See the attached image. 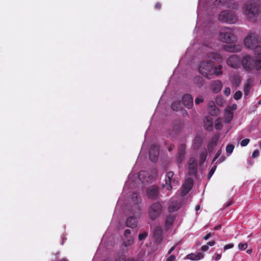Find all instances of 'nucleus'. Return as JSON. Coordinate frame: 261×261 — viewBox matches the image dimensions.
<instances>
[{"mask_svg":"<svg viewBox=\"0 0 261 261\" xmlns=\"http://www.w3.org/2000/svg\"><path fill=\"white\" fill-rule=\"evenodd\" d=\"M169 210L170 212H174L175 211L174 206L171 205L169 206Z\"/></svg>","mask_w":261,"mask_h":261,"instance_id":"nucleus-59","label":"nucleus"},{"mask_svg":"<svg viewBox=\"0 0 261 261\" xmlns=\"http://www.w3.org/2000/svg\"><path fill=\"white\" fill-rule=\"evenodd\" d=\"M241 63L246 71H250L254 66V60L249 55H245L242 58Z\"/></svg>","mask_w":261,"mask_h":261,"instance_id":"nucleus-9","label":"nucleus"},{"mask_svg":"<svg viewBox=\"0 0 261 261\" xmlns=\"http://www.w3.org/2000/svg\"><path fill=\"white\" fill-rule=\"evenodd\" d=\"M137 217L134 216L128 217L125 222L126 226L132 228H136L137 226Z\"/></svg>","mask_w":261,"mask_h":261,"instance_id":"nucleus-18","label":"nucleus"},{"mask_svg":"<svg viewBox=\"0 0 261 261\" xmlns=\"http://www.w3.org/2000/svg\"><path fill=\"white\" fill-rule=\"evenodd\" d=\"M154 243L156 244H161L163 239V230L162 226L157 225L154 227L152 232Z\"/></svg>","mask_w":261,"mask_h":261,"instance_id":"nucleus-6","label":"nucleus"},{"mask_svg":"<svg viewBox=\"0 0 261 261\" xmlns=\"http://www.w3.org/2000/svg\"><path fill=\"white\" fill-rule=\"evenodd\" d=\"M219 37L222 41L229 44L224 46L226 51L231 53L241 51V46L240 45L232 44L237 41V37L233 34V30L229 28L221 29Z\"/></svg>","mask_w":261,"mask_h":261,"instance_id":"nucleus-1","label":"nucleus"},{"mask_svg":"<svg viewBox=\"0 0 261 261\" xmlns=\"http://www.w3.org/2000/svg\"><path fill=\"white\" fill-rule=\"evenodd\" d=\"M242 93L241 91H237L233 95V98L235 100H239L242 98Z\"/></svg>","mask_w":261,"mask_h":261,"instance_id":"nucleus-32","label":"nucleus"},{"mask_svg":"<svg viewBox=\"0 0 261 261\" xmlns=\"http://www.w3.org/2000/svg\"><path fill=\"white\" fill-rule=\"evenodd\" d=\"M204 126L206 130L210 131L213 129V121L212 118L210 117H205L204 119Z\"/></svg>","mask_w":261,"mask_h":261,"instance_id":"nucleus-20","label":"nucleus"},{"mask_svg":"<svg viewBox=\"0 0 261 261\" xmlns=\"http://www.w3.org/2000/svg\"><path fill=\"white\" fill-rule=\"evenodd\" d=\"M186 145L185 144H181L178 148V151L175 156V160L178 167L181 164L185 158Z\"/></svg>","mask_w":261,"mask_h":261,"instance_id":"nucleus-8","label":"nucleus"},{"mask_svg":"<svg viewBox=\"0 0 261 261\" xmlns=\"http://www.w3.org/2000/svg\"><path fill=\"white\" fill-rule=\"evenodd\" d=\"M221 153H222L221 150V149L218 150L217 151V152H216L215 156L214 157L213 162L215 161L219 158V156L221 155Z\"/></svg>","mask_w":261,"mask_h":261,"instance_id":"nucleus-42","label":"nucleus"},{"mask_svg":"<svg viewBox=\"0 0 261 261\" xmlns=\"http://www.w3.org/2000/svg\"><path fill=\"white\" fill-rule=\"evenodd\" d=\"M212 236V233L211 232H209L207 233L204 237L203 239L205 240H207L211 237Z\"/></svg>","mask_w":261,"mask_h":261,"instance_id":"nucleus-52","label":"nucleus"},{"mask_svg":"<svg viewBox=\"0 0 261 261\" xmlns=\"http://www.w3.org/2000/svg\"><path fill=\"white\" fill-rule=\"evenodd\" d=\"M59 253H57L56 254V256H55V260H51V261H68L66 258H62V259H60L59 258Z\"/></svg>","mask_w":261,"mask_h":261,"instance_id":"nucleus-40","label":"nucleus"},{"mask_svg":"<svg viewBox=\"0 0 261 261\" xmlns=\"http://www.w3.org/2000/svg\"><path fill=\"white\" fill-rule=\"evenodd\" d=\"M234 148V145L231 144H229L227 145L226 147V155L227 156H229L231 155L232 152L233 151V149Z\"/></svg>","mask_w":261,"mask_h":261,"instance_id":"nucleus-29","label":"nucleus"},{"mask_svg":"<svg viewBox=\"0 0 261 261\" xmlns=\"http://www.w3.org/2000/svg\"><path fill=\"white\" fill-rule=\"evenodd\" d=\"M222 227V226L221 225H217L216 226H215V227L214 228V229L215 230H220Z\"/></svg>","mask_w":261,"mask_h":261,"instance_id":"nucleus-55","label":"nucleus"},{"mask_svg":"<svg viewBox=\"0 0 261 261\" xmlns=\"http://www.w3.org/2000/svg\"><path fill=\"white\" fill-rule=\"evenodd\" d=\"M213 70L214 72L213 73V76L214 75L218 76L221 75L222 74V66L221 65H219L218 66H214L213 65Z\"/></svg>","mask_w":261,"mask_h":261,"instance_id":"nucleus-25","label":"nucleus"},{"mask_svg":"<svg viewBox=\"0 0 261 261\" xmlns=\"http://www.w3.org/2000/svg\"><path fill=\"white\" fill-rule=\"evenodd\" d=\"M261 2L258 0H248L244 4V12L249 18H256L260 13Z\"/></svg>","mask_w":261,"mask_h":261,"instance_id":"nucleus-2","label":"nucleus"},{"mask_svg":"<svg viewBox=\"0 0 261 261\" xmlns=\"http://www.w3.org/2000/svg\"><path fill=\"white\" fill-rule=\"evenodd\" d=\"M237 108V105L236 104H233L232 105V110H236Z\"/></svg>","mask_w":261,"mask_h":261,"instance_id":"nucleus-62","label":"nucleus"},{"mask_svg":"<svg viewBox=\"0 0 261 261\" xmlns=\"http://www.w3.org/2000/svg\"><path fill=\"white\" fill-rule=\"evenodd\" d=\"M254 63L255 64L256 69L259 70L261 68V60H256L254 61Z\"/></svg>","mask_w":261,"mask_h":261,"instance_id":"nucleus-38","label":"nucleus"},{"mask_svg":"<svg viewBox=\"0 0 261 261\" xmlns=\"http://www.w3.org/2000/svg\"><path fill=\"white\" fill-rule=\"evenodd\" d=\"M175 219V216L172 215H169L167 216L165 222V227L167 230L169 229L172 226Z\"/></svg>","mask_w":261,"mask_h":261,"instance_id":"nucleus-22","label":"nucleus"},{"mask_svg":"<svg viewBox=\"0 0 261 261\" xmlns=\"http://www.w3.org/2000/svg\"><path fill=\"white\" fill-rule=\"evenodd\" d=\"M218 20L222 23L233 24L237 21L238 17L234 11L224 10L219 14Z\"/></svg>","mask_w":261,"mask_h":261,"instance_id":"nucleus-3","label":"nucleus"},{"mask_svg":"<svg viewBox=\"0 0 261 261\" xmlns=\"http://www.w3.org/2000/svg\"><path fill=\"white\" fill-rule=\"evenodd\" d=\"M174 172L173 171H168L165 176L166 184L168 186L167 189L171 190L173 187H175L178 185V181L173 177Z\"/></svg>","mask_w":261,"mask_h":261,"instance_id":"nucleus-7","label":"nucleus"},{"mask_svg":"<svg viewBox=\"0 0 261 261\" xmlns=\"http://www.w3.org/2000/svg\"><path fill=\"white\" fill-rule=\"evenodd\" d=\"M234 247V244L233 243H229L225 245L223 248V249H219L218 250L220 251L221 253L224 252L228 249H231Z\"/></svg>","mask_w":261,"mask_h":261,"instance_id":"nucleus-31","label":"nucleus"},{"mask_svg":"<svg viewBox=\"0 0 261 261\" xmlns=\"http://www.w3.org/2000/svg\"><path fill=\"white\" fill-rule=\"evenodd\" d=\"M159 147L156 145H152L151 146L149 152V159L153 163H156L159 158Z\"/></svg>","mask_w":261,"mask_h":261,"instance_id":"nucleus-13","label":"nucleus"},{"mask_svg":"<svg viewBox=\"0 0 261 261\" xmlns=\"http://www.w3.org/2000/svg\"><path fill=\"white\" fill-rule=\"evenodd\" d=\"M176 258V256L175 255L172 254L170 256H169L167 259L166 261H174Z\"/></svg>","mask_w":261,"mask_h":261,"instance_id":"nucleus-45","label":"nucleus"},{"mask_svg":"<svg viewBox=\"0 0 261 261\" xmlns=\"http://www.w3.org/2000/svg\"><path fill=\"white\" fill-rule=\"evenodd\" d=\"M214 62L212 60H208L206 61L202 62L199 67V73L203 76L210 79L213 77V65Z\"/></svg>","mask_w":261,"mask_h":261,"instance_id":"nucleus-4","label":"nucleus"},{"mask_svg":"<svg viewBox=\"0 0 261 261\" xmlns=\"http://www.w3.org/2000/svg\"><path fill=\"white\" fill-rule=\"evenodd\" d=\"M161 8V5L160 3H157L155 5V8L159 10Z\"/></svg>","mask_w":261,"mask_h":261,"instance_id":"nucleus-58","label":"nucleus"},{"mask_svg":"<svg viewBox=\"0 0 261 261\" xmlns=\"http://www.w3.org/2000/svg\"><path fill=\"white\" fill-rule=\"evenodd\" d=\"M228 66L232 68H238L240 65V59L236 55H231L228 58L226 61Z\"/></svg>","mask_w":261,"mask_h":261,"instance_id":"nucleus-12","label":"nucleus"},{"mask_svg":"<svg viewBox=\"0 0 261 261\" xmlns=\"http://www.w3.org/2000/svg\"><path fill=\"white\" fill-rule=\"evenodd\" d=\"M132 198L135 203H139V200L138 199V195L136 193H133Z\"/></svg>","mask_w":261,"mask_h":261,"instance_id":"nucleus-43","label":"nucleus"},{"mask_svg":"<svg viewBox=\"0 0 261 261\" xmlns=\"http://www.w3.org/2000/svg\"><path fill=\"white\" fill-rule=\"evenodd\" d=\"M115 261H126V258L124 256H121L116 258Z\"/></svg>","mask_w":261,"mask_h":261,"instance_id":"nucleus-46","label":"nucleus"},{"mask_svg":"<svg viewBox=\"0 0 261 261\" xmlns=\"http://www.w3.org/2000/svg\"><path fill=\"white\" fill-rule=\"evenodd\" d=\"M203 96L202 95H199L197 98H195V103L196 105H199V103L203 101Z\"/></svg>","mask_w":261,"mask_h":261,"instance_id":"nucleus-35","label":"nucleus"},{"mask_svg":"<svg viewBox=\"0 0 261 261\" xmlns=\"http://www.w3.org/2000/svg\"><path fill=\"white\" fill-rule=\"evenodd\" d=\"M131 233V231L130 229H126L124 231V236L125 237H127L128 236L129 234H130Z\"/></svg>","mask_w":261,"mask_h":261,"instance_id":"nucleus-47","label":"nucleus"},{"mask_svg":"<svg viewBox=\"0 0 261 261\" xmlns=\"http://www.w3.org/2000/svg\"><path fill=\"white\" fill-rule=\"evenodd\" d=\"M221 127L222 125L219 122L215 123V128L216 129H219L221 128Z\"/></svg>","mask_w":261,"mask_h":261,"instance_id":"nucleus-54","label":"nucleus"},{"mask_svg":"<svg viewBox=\"0 0 261 261\" xmlns=\"http://www.w3.org/2000/svg\"><path fill=\"white\" fill-rule=\"evenodd\" d=\"M230 94V89L229 87H226L224 90V94L228 96Z\"/></svg>","mask_w":261,"mask_h":261,"instance_id":"nucleus-44","label":"nucleus"},{"mask_svg":"<svg viewBox=\"0 0 261 261\" xmlns=\"http://www.w3.org/2000/svg\"><path fill=\"white\" fill-rule=\"evenodd\" d=\"M207 110L211 116H217L220 113L219 109L215 106L214 101H211L208 106Z\"/></svg>","mask_w":261,"mask_h":261,"instance_id":"nucleus-17","label":"nucleus"},{"mask_svg":"<svg viewBox=\"0 0 261 261\" xmlns=\"http://www.w3.org/2000/svg\"><path fill=\"white\" fill-rule=\"evenodd\" d=\"M183 105L188 109L191 108L193 106V98L190 94H186L182 97Z\"/></svg>","mask_w":261,"mask_h":261,"instance_id":"nucleus-15","label":"nucleus"},{"mask_svg":"<svg viewBox=\"0 0 261 261\" xmlns=\"http://www.w3.org/2000/svg\"><path fill=\"white\" fill-rule=\"evenodd\" d=\"M213 58L217 60H222V57L221 55L218 54H215L213 56Z\"/></svg>","mask_w":261,"mask_h":261,"instance_id":"nucleus-48","label":"nucleus"},{"mask_svg":"<svg viewBox=\"0 0 261 261\" xmlns=\"http://www.w3.org/2000/svg\"><path fill=\"white\" fill-rule=\"evenodd\" d=\"M200 205H197L196 206V207H195V210H196V211H198L200 209Z\"/></svg>","mask_w":261,"mask_h":261,"instance_id":"nucleus-63","label":"nucleus"},{"mask_svg":"<svg viewBox=\"0 0 261 261\" xmlns=\"http://www.w3.org/2000/svg\"><path fill=\"white\" fill-rule=\"evenodd\" d=\"M62 243H61V245H63L64 244V242L67 239L66 238V237H65V236L64 234L62 235Z\"/></svg>","mask_w":261,"mask_h":261,"instance_id":"nucleus-60","label":"nucleus"},{"mask_svg":"<svg viewBox=\"0 0 261 261\" xmlns=\"http://www.w3.org/2000/svg\"><path fill=\"white\" fill-rule=\"evenodd\" d=\"M181 108V103L180 100L173 101L171 105V108L175 111H178Z\"/></svg>","mask_w":261,"mask_h":261,"instance_id":"nucleus-26","label":"nucleus"},{"mask_svg":"<svg viewBox=\"0 0 261 261\" xmlns=\"http://www.w3.org/2000/svg\"><path fill=\"white\" fill-rule=\"evenodd\" d=\"M219 139L218 136H215L207 144V149L209 151H212L216 146Z\"/></svg>","mask_w":261,"mask_h":261,"instance_id":"nucleus-21","label":"nucleus"},{"mask_svg":"<svg viewBox=\"0 0 261 261\" xmlns=\"http://www.w3.org/2000/svg\"><path fill=\"white\" fill-rule=\"evenodd\" d=\"M175 249V246H172L170 248V249L168 251V254H170Z\"/></svg>","mask_w":261,"mask_h":261,"instance_id":"nucleus-57","label":"nucleus"},{"mask_svg":"<svg viewBox=\"0 0 261 261\" xmlns=\"http://www.w3.org/2000/svg\"><path fill=\"white\" fill-rule=\"evenodd\" d=\"M204 255L202 253L199 252L197 254L193 253H190L186 256L187 259L191 260H199L203 258Z\"/></svg>","mask_w":261,"mask_h":261,"instance_id":"nucleus-19","label":"nucleus"},{"mask_svg":"<svg viewBox=\"0 0 261 261\" xmlns=\"http://www.w3.org/2000/svg\"><path fill=\"white\" fill-rule=\"evenodd\" d=\"M202 140L199 137H196L194 140L193 146L194 149H198L201 146Z\"/></svg>","mask_w":261,"mask_h":261,"instance_id":"nucleus-27","label":"nucleus"},{"mask_svg":"<svg viewBox=\"0 0 261 261\" xmlns=\"http://www.w3.org/2000/svg\"><path fill=\"white\" fill-rule=\"evenodd\" d=\"M254 162L251 160V158H249L247 159V164L249 166H252Z\"/></svg>","mask_w":261,"mask_h":261,"instance_id":"nucleus-51","label":"nucleus"},{"mask_svg":"<svg viewBox=\"0 0 261 261\" xmlns=\"http://www.w3.org/2000/svg\"><path fill=\"white\" fill-rule=\"evenodd\" d=\"M225 160V157L224 156H223L222 157H221L219 160H218L217 162V163H222V162H223L224 160Z\"/></svg>","mask_w":261,"mask_h":261,"instance_id":"nucleus-56","label":"nucleus"},{"mask_svg":"<svg viewBox=\"0 0 261 261\" xmlns=\"http://www.w3.org/2000/svg\"><path fill=\"white\" fill-rule=\"evenodd\" d=\"M148 232L144 231L142 233H140L138 235V239L140 241L144 240L148 236Z\"/></svg>","mask_w":261,"mask_h":261,"instance_id":"nucleus-33","label":"nucleus"},{"mask_svg":"<svg viewBox=\"0 0 261 261\" xmlns=\"http://www.w3.org/2000/svg\"><path fill=\"white\" fill-rule=\"evenodd\" d=\"M194 83L197 85L198 87L201 88L203 85L204 81L201 76H198L195 77Z\"/></svg>","mask_w":261,"mask_h":261,"instance_id":"nucleus-28","label":"nucleus"},{"mask_svg":"<svg viewBox=\"0 0 261 261\" xmlns=\"http://www.w3.org/2000/svg\"><path fill=\"white\" fill-rule=\"evenodd\" d=\"M252 249H248L246 251V252L248 253V254H250L252 253Z\"/></svg>","mask_w":261,"mask_h":261,"instance_id":"nucleus-64","label":"nucleus"},{"mask_svg":"<svg viewBox=\"0 0 261 261\" xmlns=\"http://www.w3.org/2000/svg\"><path fill=\"white\" fill-rule=\"evenodd\" d=\"M193 186V180L191 178H187L182 184L181 188L180 194L182 196L187 195L192 189Z\"/></svg>","mask_w":261,"mask_h":261,"instance_id":"nucleus-11","label":"nucleus"},{"mask_svg":"<svg viewBox=\"0 0 261 261\" xmlns=\"http://www.w3.org/2000/svg\"><path fill=\"white\" fill-rule=\"evenodd\" d=\"M254 53L257 58L261 59V46H256L254 49Z\"/></svg>","mask_w":261,"mask_h":261,"instance_id":"nucleus-30","label":"nucleus"},{"mask_svg":"<svg viewBox=\"0 0 261 261\" xmlns=\"http://www.w3.org/2000/svg\"><path fill=\"white\" fill-rule=\"evenodd\" d=\"M208 249V245H203V246H202L201 247V250L202 251H207Z\"/></svg>","mask_w":261,"mask_h":261,"instance_id":"nucleus-49","label":"nucleus"},{"mask_svg":"<svg viewBox=\"0 0 261 261\" xmlns=\"http://www.w3.org/2000/svg\"><path fill=\"white\" fill-rule=\"evenodd\" d=\"M146 193L149 199L156 200L159 197V189L156 186H152L146 190Z\"/></svg>","mask_w":261,"mask_h":261,"instance_id":"nucleus-10","label":"nucleus"},{"mask_svg":"<svg viewBox=\"0 0 261 261\" xmlns=\"http://www.w3.org/2000/svg\"><path fill=\"white\" fill-rule=\"evenodd\" d=\"M232 201H229L226 203H225V205L226 207H228L229 206H230L231 205H232Z\"/></svg>","mask_w":261,"mask_h":261,"instance_id":"nucleus-61","label":"nucleus"},{"mask_svg":"<svg viewBox=\"0 0 261 261\" xmlns=\"http://www.w3.org/2000/svg\"><path fill=\"white\" fill-rule=\"evenodd\" d=\"M249 142H250L249 139H243L241 142L240 144H241V146L245 147V146H246L248 144Z\"/></svg>","mask_w":261,"mask_h":261,"instance_id":"nucleus-37","label":"nucleus"},{"mask_svg":"<svg viewBox=\"0 0 261 261\" xmlns=\"http://www.w3.org/2000/svg\"><path fill=\"white\" fill-rule=\"evenodd\" d=\"M216 242L215 241H211L207 243L206 245L208 246H213L215 245Z\"/></svg>","mask_w":261,"mask_h":261,"instance_id":"nucleus-50","label":"nucleus"},{"mask_svg":"<svg viewBox=\"0 0 261 261\" xmlns=\"http://www.w3.org/2000/svg\"><path fill=\"white\" fill-rule=\"evenodd\" d=\"M259 151L258 149H255L254 150V151L252 153V158H256L259 156Z\"/></svg>","mask_w":261,"mask_h":261,"instance_id":"nucleus-41","label":"nucleus"},{"mask_svg":"<svg viewBox=\"0 0 261 261\" xmlns=\"http://www.w3.org/2000/svg\"><path fill=\"white\" fill-rule=\"evenodd\" d=\"M241 81V77L238 74H234L231 79V84L232 86L238 87Z\"/></svg>","mask_w":261,"mask_h":261,"instance_id":"nucleus-24","label":"nucleus"},{"mask_svg":"<svg viewBox=\"0 0 261 261\" xmlns=\"http://www.w3.org/2000/svg\"><path fill=\"white\" fill-rule=\"evenodd\" d=\"M244 43L246 47L252 48L254 47V41L251 35H248L244 40Z\"/></svg>","mask_w":261,"mask_h":261,"instance_id":"nucleus-23","label":"nucleus"},{"mask_svg":"<svg viewBox=\"0 0 261 261\" xmlns=\"http://www.w3.org/2000/svg\"><path fill=\"white\" fill-rule=\"evenodd\" d=\"M162 212V205L159 202L153 203L148 208L149 218L154 221L161 215Z\"/></svg>","mask_w":261,"mask_h":261,"instance_id":"nucleus-5","label":"nucleus"},{"mask_svg":"<svg viewBox=\"0 0 261 261\" xmlns=\"http://www.w3.org/2000/svg\"><path fill=\"white\" fill-rule=\"evenodd\" d=\"M210 89L214 93H218L222 89V83L221 81L219 80H214L210 84Z\"/></svg>","mask_w":261,"mask_h":261,"instance_id":"nucleus-14","label":"nucleus"},{"mask_svg":"<svg viewBox=\"0 0 261 261\" xmlns=\"http://www.w3.org/2000/svg\"><path fill=\"white\" fill-rule=\"evenodd\" d=\"M188 169L189 173L192 175H196L197 172V165L195 159L191 158L189 161Z\"/></svg>","mask_w":261,"mask_h":261,"instance_id":"nucleus-16","label":"nucleus"},{"mask_svg":"<svg viewBox=\"0 0 261 261\" xmlns=\"http://www.w3.org/2000/svg\"><path fill=\"white\" fill-rule=\"evenodd\" d=\"M247 243H240L238 245V248L240 250H245L247 248Z\"/></svg>","mask_w":261,"mask_h":261,"instance_id":"nucleus-36","label":"nucleus"},{"mask_svg":"<svg viewBox=\"0 0 261 261\" xmlns=\"http://www.w3.org/2000/svg\"><path fill=\"white\" fill-rule=\"evenodd\" d=\"M217 168V166L214 165L213 166L212 168L211 169L210 171H209L207 175V178L210 179L212 175L214 174V172H215Z\"/></svg>","mask_w":261,"mask_h":261,"instance_id":"nucleus-34","label":"nucleus"},{"mask_svg":"<svg viewBox=\"0 0 261 261\" xmlns=\"http://www.w3.org/2000/svg\"><path fill=\"white\" fill-rule=\"evenodd\" d=\"M221 253H215V256L212 257V259L215 260L216 261L219 260L221 258Z\"/></svg>","mask_w":261,"mask_h":261,"instance_id":"nucleus-39","label":"nucleus"},{"mask_svg":"<svg viewBox=\"0 0 261 261\" xmlns=\"http://www.w3.org/2000/svg\"><path fill=\"white\" fill-rule=\"evenodd\" d=\"M200 157L201 160H202V161L204 162L206 158V155L204 153H201L200 154Z\"/></svg>","mask_w":261,"mask_h":261,"instance_id":"nucleus-53","label":"nucleus"}]
</instances>
